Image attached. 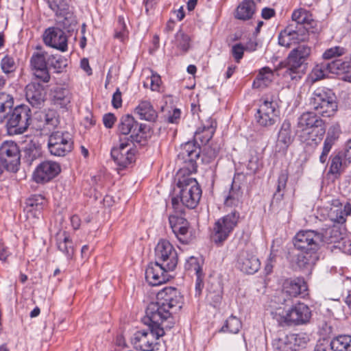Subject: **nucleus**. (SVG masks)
I'll return each mask as SVG.
<instances>
[{
	"label": "nucleus",
	"mask_w": 351,
	"mask_h": 351,
	"mask_svg": "<svg viewBox=\"0 0 351 351\" xmlns=\"http://www.w3.org/2000/svg\"><path fill=\"white\" fill-rule=\"evenodd\" d=\"M216 125V121L209 118L206 123L198 128L195 132V141H188L182 145L178 155V160L183 165V170L189 173L196 172L197 168L196 161L200 155V147L197 142L199 141L202 145L208 143L215 133Z\"/></svg>",
	"instance_id": "obj_1"
},
{
	"label": "nucleus",
	"mask_w": 351,
	"mask_h": 351,
	"mask_svg": "<svg viewBox=\"0 0 351 351\" xmlns=\"http://www.w3.org/2000/svg\"><path fill=\"white\" fill-rule=\"evenodd\" d=\"M202 189L197 181L191 177L178 179L175 194L171 198L172 208L178 214H182L184 207L195 208L202 196Z\"/></svg>",
	"instance_id": "obj_2"
},
{
	"label": "nucleus",
	"mask_w": 351,
	"mask_h": 351,
	"mask_svg": "<svg viewBox=\"0 0 351 351\" xmlns=\"http://www.w3.org/2000/svg\"><path fill=\"white\" fill-rule=\"evenodd\" d=\"M13 102L11 99L0 102V123L8 118L7 128L10 134H21L30 125L32 112L26 105L15 107L10 113Z\"/></svg>",
	"instance_id": "obj_3"
},
{
	"label": "nucleus",
	"mask_w": 351,
	"mask_h": 351,
	"mask_svg": "<svg viewBox=\"0 0 351 351\" xmlns=\"http://www.w3.org/2000/svg\"><path fill=\"white\" fill-rule=\"evenodd\" d=\"M298 128L300 140L312 146H316L326 132L325 123L316 112L302 113L298 119Z\"/></svg>",
	"instance_id": "obj_4"
},
{
	"label": "nucleus",
	"mask_w": 351,
	"mask_h": 351,
	"mask_svg": "<svg viewBox=\"0 0 351 351\" xmlns=\"http://www.w3.org/2000/svg\"><path fill=\"white\" fill-rule=\"evenodd\" d=\"M311 52V47L304 44L294 47L287 58L283 77L291 80L300 79Z\"/></svg>",
	"instance_id": "obj_5"
},
{
	"label": "nucleus",
	"mask_w": 351,
	"mask_h": 351,
	"mask_svg": "<svg viewBox=\"0 0 351 351\" xmlns=\"http://www.w3.org/2000/svg\"><path fill=\"white\" fill-rule=\"evenodd\" d=\"M274 317L280 322L287 324L302 325L309 322L311 317V311L309 307L301 302H298L288 309L282 305L276 307L271 311Z\"/></svg>",
	"instance_id": "obj_6"
},
{
	"label": "nucleus",
	"mask_w": 351,
	"mask_h": 351,
	"mask_svg": "<svg viewBox=\"0 0 351 351\" xmlns=\"http://www.w3.org/2000/svg\"><path fill=\"white\" fill-rule=\"evenodd\" d=\"M309 104L316 113L324 117H332L337 110L335 95L330 90L322 87L314 90L310 98Z\"/></svg>",
	"instance_id": "obj_7"
},
{
	"label": "nucleus",
	"mask_w": 351,
	"mask_h": 351,
	"mask_svg": "<svg viewBox=\"0 0 351 351\" xmlns=\"http://www.w3.org/2000/svg\"><path fill=\"white\" fill-rule=\"evenodd\" d=\"M278 114L277 97L275 95L266 94L260 99L258 108L255 115L256 122L260 125L269 127L274 125Z\"/></svg>",
	"instance_id": "obj_8"
},
{
	"label": "nucleus",
	"mask_w": 351,
	"mask_h": 351,
	"mask_svg": "<svg viewBox=\"0 0 351 351\" xmlns=\"http://www.w3.org/2000/svg\"><path fill=\"white\" fill-rule=\"evenodd\" d=\"M239 217V213L234 210L218 219L215 222L211 232L213 241L221 245L226 241L237 226Z\"/></svg>",
	"instance_id": "obj_9"
},
{
	"label": "nucleus",
	"mask_w": 351,
	"mask_h": 351,
	"mask_svg": "<svg viewBox=\"0 0 351 351\" xmlns=\"http://www.w3.org/2000/svg\"><path fill=\"white\" fill-rule=\"evenodd\" d=\"M147 330L137 331L132 338L134 348L141 351H154L158 345L160 337L165 335L163 328L148 326Z\"/></svg>",
	"instance_id": "obj_10"
},
{
	"label": "nucleus",
	"mask_w": 351,
	"mask_h": 351,
	"mask_svg": "<svg viewBox=\"0 0 351 351\" xmlns=\"http://www.w3.org/2000/svg\"><path fill=\"white\" fill-rule=\"evenodd\" d=\"M307 291V285L302 278L285 279L282 285V291L279 295L274 297V302L282 306L288 305L291 298L304 293Z\"/></svg>",
	"instance_id": "obj_11"
},
{
	"label": "nucleus",
	"mask_w": 351,
	"mask_h": 351,
	"mask_svg": "<svg viewBox=\"0 0 351 351\" xmlns=\"http://www.w3.org/2000/svg\"><path fill=\"white\" fill-rule=\"evenodd\" d=\"M110 155L119 169L127 167L135 160V149L132 141L126 138H120L119 141L112 146Z\"/></svg>",
	"instance_id": "obj_12"
},
{
	"label": "nucleus",
	"mask_w": 351,
	"mask_h": 351,
	"mask_svg": "<svg viewBox=\"0 0 351 351\" xmlns=\"http://www.w3.org/2000/svg\"><path fill=\"white\" fill-rule=\"evenodd\" d=\"M171 315L172 312L158 300L156 302H151L146 309V316L150 322L148 326L163 328V330L165 328H171L170 324H165V322L169 323V319H171Z\"/></svg>",
	"instance_id": "obj_13"
},
{
	"label": "nucleus",
	"mask_w": 351,
	"mask_h": 351,
	"mask_svg": "<svg viewBox=\"0 0 351 351\" xmlns=\"http://www.w3.org/2000/svg\"><path fill=\"white\" fill-rule=\"evenodd\" d=\"M49 8L57 17V24L70 31L76 24L75 17L70 10L67 0H46Z\"/></svg>",
	"instance_id": "obj_14"
},
{
	"label": "nucleus",
	"mask_w": 351,
	"mask_h": 351,
	"mask_svg": "<svg viewBox=\"0 0 351 351\" xmlns=\"http://www.w3.org/2000/svg\"><path fill=\"white\" fill-rule=\"evenodd\" d=\"M73 145L71 135L68 132L56 131L53 132L49 138V152L56 156H64L71 152Z\"/></svg>",
	"instance_id": "obj_15"
},
{
	"label": "nucleus",
	"mask_w": 351,
	"mask_h": 351,
	"mask_svg": "<svg viewBox=\"0 0 351 351\" xmlns=\"http://www.w3.org/2000/svg\"><path fill=\"white\" fill-rule=\"evenodd\" d=\"M156 263L167 270H174L178 264V254L173 245L167 240L160 241L155 247Z\"/></svg>",
	"instance_id": "obj_16"
},
{
	"label": "nucleus",
	"mask_w": 351,
	"mask_h": 351,
	"mask_svg": "<svg viewBox=\"0 0 351 351\" xmlns=\"http://www.w3.org/2000/svg\"><path fill=\"white\" fill-rule=\"evenodd\" d=\"M321 234L313 230H302L294 237L293 244L296 249L303 250H318L322 242Z\"/></svg>",
	"instance_id": "obj_17"
},
{
	"label": "nucleus",
	"mask_w": 351,
	"mask_h": 351,
	"mask_svg": "<svg viewBox=\"0 0 351 351\" xmlns=\"http://www.w3.org/2000/svg\"><path fill=\"white\" fill-rule=\"evenodd\" d=\"M37 49L40 51L33 53L30 64L34 76L44 83L50 81L51 76L47 68V52L42 51L41 47H37Z\"/></svg>",
	"instance_id": "obj_18"
},
{
	"label": "nucleus",
	"mask_w": 351,
	"mask_h": 351,
	"mask_svg": "<svg viewBox=\"0 0 351 351\" xmlns=\"http://www.w3.org/2000/svg\"><path fill=\"white\" fill-rule=\"evenodd\" d=\"M60 165L51 160L40 163L33 173V179L37 183H44L54 178L60 172Z\"/></svg>",
	"instance_id": "obj_19"
},
{
	"label": "nucleus",
	"mask_w": 351,
	"mask_h": 351,
	"mask_svg": "<svg viewBox=\"0 0 351 351\" xmlns=\"http://www.w3.org/2000/svg\"><path fill=\"white\" fill-rule=\"evenodd\" d=\"M43 37V42L46 45L62 52L67 51V37L60 28L49 27L44 32Z\"/></svg>",
	"instance_id": "obj_20"
},
{
	"label": "nucleus",
	"mask_w": 351,
	"mask_h": 351,
	"mask_svg": "<svg viewBox=\"0 0 351 351\" xmlns=\"http://www.w3.org/2000/svg\"><path fill=\"white\" fill-rule=\"evenodd\" d=\"M237 265L241 271L254 274L260 269L261 262L252 251L243 250L238 255Z\"/></svg>",
	"instance_id": "obj_21"
},
{
	"label": "nucleus",
	"mask_w": 351,
	"mask_h": 351,
	"mask_svg": "<svg viewBox=\"0 0 351 351\" xmlns=\"http://www.w3.org/2000/svg\"><path fill=\"white\" fill-rule=\"evenodd\" d=\"M157 300L160 301L165 307L172 313L173 310L180 309L182 304V296L176 288L168 287L160 291L157 294Z\"/></svg>",
	"instance_id": "obj_22"
},
{
	"label": "nucleus",
	"mask_w": 351,
	"mask_h": 351,
	"mask_svg": "<svg viewBox=\"0 0 351 351\" xmlns=\"http://www.w3.org/2000/svg\"><path fill=\"white\" fill-rule=\"evenodd\" d=\"M170 271L156 262L151 263L146 268L145 279L150 285L158 286L169 280Z\"/></svg>",
	"instance_id": "obj_23"
},
{
	"label": "nucleus",
	"mask_w": 351,
	"mask_h": 351,
	"mask_svg": "<svg viewBox=\"0 0 351 351\" xmlns=\"http://www.w3.org/2000/svg\"><path fill=\"white\" fill-rule=\"evenodd\" d=\"M318 260L317 250H310L298 252L293 261L302 272L311 274Z\"/></svg>",
	"instance_id": "obj_24"
},
{
	"label": "nucleus",
	"mask_w": 351,
	"mask_h": 351,
	"mask_svg": "<svg viewBox=\"0 0 351 351\" xmlns=\"http://www.w3.org/2000/svg\"><path fill=\"white\" fill-rule=\"evenodd\" d=\"M350 214L351 204L350 203L343 205L338 199H335L332 201L328 216L330 221L336 223L343 224L346 221V217Z\"/></svg>",
	"instance_id": "obj_25"
},
{
	"label": "nucleus",
	"mask_w": 351,
	"mask_h": 351,
	"mask_svg": "<svg viewBox=\"0 0 351 351\" xmlns=\"http://www.w3.org/2000/svg\"><path fill=\"white\" fill-rule=\"evenodd\" d=\"M293 141L291 123L285 120L278 132L276 152L285 153Z\"/></svg>",
	"instance_id": "obj_26"
},
{
	"label": "nucleus",
	"mask_w": 351,
	"mask_h": 351,
	"mask_svg": "<svg viewBox=\"0 0 351 351\" xmlns=\"http://www.w3.org/2000/svg\"><path fill=\"white\" fill-rule=\"evenodd\" d=\"M169 221L172 231L178 239L183 243H186L189 230L187 220L182 216L172 215L169 216Z\"/></svg>",
	"instance_id": "obj_27"
},
{
	"label": "nucleus",
	"mask_w": 351,
	"mask_h": 351,
	"mask_svg": "<svg viewBox=\"0 0 351 351\" xmlns=\"http://www.w3.org/2000/svg\"><path fill=\"white\" fill-rule=\"evenodd\" d=\"M47 199L42 195H34L27 199L25 211L27 217L38 219L47 205Z\"/></svg>",
	"instance_id": "obj_28"
},
{
	"label": "nucleus",
	"mask_w": 351,
	"mask_h": 351,
	"mask_svg": "<svg viewBox=\"0 0 351 351\" xmlns=\"http://www.w3.org/2000/svg\"><path fill=\"white\" fill-rule=\"evenodd\" d=\"M25 97L27 101L35 107H39L45 101L44 87L39 83L31 82L25 87Z\"/></svg>",
	"instance_id": "obj_29"
},
{
	"label": "nucleus",
	"mask_w": 351,
	"mask_h": 351,
	"mask_svg": "<svg viewBox=\"0 0 351 351\" xmlns=\"http://www.w3.org/2000/svg\"><path fill=\"white\" fill-rule=\"evenodd\" d=\"M243 184L239 180V177H234L228 195L225 199V204L228 206H239L243 202Z\"/></svg>",
	"instance_id": "obj_30"
},
{
	"label": "nucleus",
	"mask_w": 351,
	"mask_h": 351,
	"mask_svg": "<svg viewBox=\"0 0 351 351\" xmlns=\"http://www.w3.org/2000/svg\"><path fill=\"white\" fill-rule=\"evenodd\" d=\"M0 158L7 164L16 165L20 160L19 150L13 141H5L0 147Z\"/></svg>",
	"instance_id": "obj_31"
},
{
	"label": "nucleus",
	"mask_w": 351,
	"mask_h": 351,
	"mask_svg": "<svg viewBox=\"0 0 351 351\" xmlns=\"http://www.w3.org/2000/svg\"><path fill=\"white\" fill-rule=\"evenodd\" d=\"M118 131L123 135H128L130 133L137 134L140 131V126L132 116L125 114L120 119Z\"/></svg>",
	"instance_id": "obj_32"
},
{
	"label": "nucleus",
	"mask_w": 351,
	"mask_h": 351,
	"mask_svg": "<svg viewBox=\"0 0 351 351\" xmlns=\"http://www.w3.org/2000/svg\"><path fill=\"white\" fill-rule=\"evenodd\" d=\"M291 18L296 23L295 27H308V29L313 27L315 23L311 14L303 8L294 10Z\"/></svg>",
	"instance_id": "obj_33"
},
{
	"label": "nucleus",
	"mask_w": 351,
	"mask_h": 351,
	"mask_svg": "<svg viewBox=\"0 0 351 351\" xmlns=\"http://www.w3.org/2000/svg\"><path fill=\"white\" fill-rule=\"evenodd\" d=\"M56 243L58 248L69 258H71L74 254L73 242L70 236L66 232H59L56 236Z\"/></svg>",
	"instance_id": "obj_34"
},
{
	"label": "nucleus",
	"mask_w": 351,
	"mask_h": 351,
	"mask_svg": "<svg viewBox=\"0 0 351 351\" xmlns=\"http://www.w3.org/2000/svg\"><path fill=\"white\" fill-rule=\"evenodd\" d=\"M256 5L253 0H244L237 7L236 18L240 20L251 19L255 12Z\"/></svg>",
	"instance_id": "obj_35"
},
{
	"label": "nucleus",
	"mask_w": 351,
	"mask_h": 351,
	"mask_svg": "<svg viewBox=\"0 0 351 351\" xmlns=\"http://www.w3.org/2000/svg\"><path fill=\"white\" fill-rule=\"evenodd\" d=\"M136 112L141 119L155 121L158 115L149 101H143L136 108Z\"/></svg>",
	"instance_id": "obj_36"
},
{
	"label": "nucleus",
	"mask_w": 351,
	"mask_h": 351,
	"mask_svg": "<svg viewBox=\"0 0 351 351\" xmlns=\"http://www.w3.org/2000/svg\"><path fill=\"white\" fill-rule=\"evenodd\" d=\"M223 290L219 283L211 284L207 289L206 301L214 307L218 306L222 300Z\"/></svg>",
	"instance_id": "obj_37"
},
{
	"label": "nucleus",
	"mask_w": 351,
	"mask_h": 351,
	"mask_svg": "<svg viewBox=\"0 0 351 351\" xmlns=\"http://www.w3.org/2000/svg\"><path fill=\"white\" fill-rule=\"evenodd\" d=\"M274 79L272 70L267 67L262 68L254 80L253 86L256 88L267 86Z\"/></svg>",
	"instance_id": "obj_38"
},
{
	"label": "nucleus",
	"mask_w": 351,
	"mask_h": 351,
	"mask_svg": "<svg viewBox=\"0 0 351 351\" xmlns=\"http://www.w3.org/2000/svg\"><path fill=\"white\" fill-rule=\"evenodd\" d=\"M321 235L323 238L322 242L327 243H336L343 239L341 229L336 225L327 228Z\"/></svg>",
	"instance_id": "obj_39"
},
{
	"label": "nucleus",
	"mask_w": 351,
	"mask_h": 351,
	"mask_svg": "<svg viewBox=\"0 0 351 351\" xmlns=\"http://www.w3.org/2000/svg\"><path fill=\"white\" fill-rule=\"evenodd\" d=\"M330 346L334 351H351V336L339 335L332 340Z\"/></svg>",
	"instance_id": "obj_40"
},
{
	"label": "nucleus",
	"mask_w": 351,
	"mask_h": 351,
	"mask_svg": "<svg viewBox=\"0 0 351 351\" xmlns=\"http://www.w3.org/2000/svg\"><path fill=\"white\" fill-rule=\"evenodd\" d=\"M173 43L178 49L183 53H186L191 47V38L188 34L180 30L175 35Z\"/></svg>",
	"instance_id": "obj_41"
},
{
	"label": "nucleus",
	"mask_w": 351,
	"mask_h": 351,
	"mask_svg": "<svg viewBox=\"0 0 351 351\" xmlns=\"http://www.w3.org/2000/svg\"><path fill=\"white\" fill-rule=\"evenodd\" d=\"M47 64L60 73L67 66V60L60 55H51L47 57Z\"/></svg>",
	"instance_id": "obj_42"
},
{
	"label": "nucleus",
	"mask_w": 351,
	"mask_h": 351,
	"mask_svg": "<svg viewBox=\"0 0 351 351\" xmlns=\"http://www.w3.org/2000/svg\"><path fill=\"white\" fill-rule=\"evenodd\" d=\"M291 27V32L295 44H298L300 42H305L308 39V27H295L293 25H289Z\"/></svg>",
	"instance_id": "obj_43"
},
{
	"label": "nucleus",
	"mask_w": 351,
	"mask_h": 351,
	"mask_svg": "<svg viewBox=\"0 0 351 351\" xmlns=\"http://www.w3.org/2000/svg\"><path fill=\"white\" fill-rule=\"evenodd\" d=\"M241 326L242 324L239 319L235 316L231 315L227 319L225 325L221 328V330L237 334L241 328Z\"/></svg>",
	"instance_id": "obj_44"
},
{
	"label": "nucleus",
	"mask_w": 351,
	"mask_h": 351,
	"mask_svg": "<svg viewBox=\"0 0 351 351\" xmlns=\"http://www.w3.org/2000/svg\"><path fill=\"white\" fill-rule=\"evenodd\" d=\"M330 160L329 173L332 174H339L347 167L338 153L332 156Z\"/></svg>",
	"instance_id": "obj_45"
},
{
	"label": "nucleus",
	"mask_w": 351,
	"mask_h": 351,
	"mask_svg": "<svg viewBox=\"0 0 351 351\" xmlns=\"http://www.w3.org/2000/svg\"><path fill=\"white\" fill-rule=\"evenodd\" d=\"M327 69L332 73H348L347 58L345 60L337 59L328 63Z\"/></svg>",
	"instance_id": "obj_46"
},
{
	"label": "nucleus",
	"mask_w": 351,
	"mask_h": 351,
	"mask_svg": "<svg viewBox=\"0 0 351 351\" xmlns=\"http://www.w3.org/2000/svg\"><path fill=\"white\" fill-rule=\"evenodd\" d=\"M291 27H287L281 31L278 36V43L280 45L285 47H291L293 45H296L293 38Z\"/></svg>",
	"instance_id": "obj_47"
},
{
	"label": "nucleus",
	"mask_w": 351,
	"mask_h": 351,
	"mask_svg": "<svg viewBox=\"0 0 351 351\" xmlns=\"http://www.w3.org/2000/svg\"><path fill=\"white\" fill-rule=\"evenodd\" d=\"M339 126L338 125L331 126L327 132L324 147L332 149V145L339 138Z\"/></svg>",
	"instance_id": "obj_48"
},
{
	"label": "nucleus",
	"mask_w": 351,
	"mask_h": 351,
	"mask_svg": "<svg viewBox=\"0 0 351 351\" xmlns=\"http://www.w3.org/2000/svg\"><path fill=\"white\" fill-rule=\"evenodd\" d=\"M290 343L293 344V349L296 350L298 348L304 347L309 341L308 336L304 332L291 334L288 337Z\"/></svg>",
	"instance_id": "obj_49"
},
{
	"label": "nucleus",
	"mask_w": 351,
	"mask_h": 351,
	"mask_svg": "<svg viewBox=\"0 0 351 351\" xmlns=\"http://www.w3.org/2000/svg\"><path fill=\"white\" fill-rule=\"evenodd\" d=\"M53 98L62 106H66L70 103L71 99L69 90L63 88H57L54 90Z\"/></svg>",
	"instance_id": "obj_50"
},
{
	"label": "nucleus",
	"mask_w": 351,
	"mask_h": 351,
	"mask_svg": "<svg viewBox=\"0 0 351 351\" xmlns=\"http://www.w3.org/2000/svg\"><path fill=\"white\" fill-rule=\"evenodd\" d=\"M128 32L125 20L123 16H119L117 19V24L115 29V38L123 41L128 36Z\"/></svg>",
	"instance_id": "obj_51"
},
{
	"label": "nucleus",
	"mask_w": 351,
	"mask_h": 351,
	"mask_svg": "<svg viewBox=\"0 0 351 351\" xmlns=\"http://www.w3.org/2000/svg\"><path fill=\"white\" fill-rule=\"evenodd\" d=\"M346 52L345 48L340 46H335L331 48L327 49L322 54V58L324 60H330L336 58L344 55Z\"/></svg>",
	"instance_id": "obj_52"
},
{
	"label": "nucleus",
	"mask_w": 351,
	"mask_h": 351,
	"mask_svg": "<svg viewBox=\"0 0 351 351\" xmlns=\"http://www.w3.org/2000/svg\"><path fill=\"white\" fill-rule=\"evenodd\" d=\"M149 83L152 91H160L162 80L158 74L152 72L151 76L147 78V81L143 82L144 87H147Z\"/></svg>",
	"instance_id": "obj_53"
},
{
	"label": "nucleus",
	"mask_w": 351,
	"mask_h": 351,
	"mask_svg": "<svg viewBox=\"0 0 351 351\" xmlns=\"http://www.w3.org/2000/svg\"><path fill=\"white\" fill-rule=\"evenodd\" d=\"M1 68L5 73L14 72L16 68L14 58L9 55L5 56L1 61Z\"/></svg>",
	"instance_id": "obj_54"
},
{
	"label": "nucleus",
	"mask_w": 351,
	"mask_h": 351,
	"mask_svg": "<svg viewBox=\"0 0 351 351\" xmlns=\"http://www.w3.org/2000/svg\"><path fill=\"white\" fill-rule=\"evenodd\" d=\"M185 268L187 270L194 271L195 274L203 271L198 259L194 256H191L186 260L185 263Z\"/></svg>",
	"instance_id": "obj_55"
},
{
	"label": "nucleus",
	"mask_w": 351,
	"mask_h": 351,
	"mask_svg": "<svg viewBox=\"0 0 351 351\" xmlns=\"http://www.w3.org/2000/svg\"><path fill=\"white\" fill-rule=\"evenodd\" d=\"M195 296L199 297L202 295V290L204 287V274L203 271L195 274Z\"/></svg>",
	"instance_id": "obj_56"
},
{
	"label": "nucleus",
	"mask_w": 351,
	"mask_h": 351,
	"mask_svg": "<svg viewBox=\"0 0 351 351\" xmlns=\"http://www.w3.org/2000/svg\"><path fill=\"white\" fill-rule=\"evenodd\" d=\"M245 51L244 45L241 43H237L232 45L231 53L237 62H239L243 58Z\"/></svg>",
	"instance_id": "obj_57"
},
{
	"label": "nucleus",
	"mask_w": 351,
	"mask_h": 351,
	"mask_svg": "<svg viewBox=\"0 0 351 351\" xmlns=\"http://www.w3.org/2000/svg\"><path fill=\"white\" fill-rule=\"evenodd\" d=\"M325 77L324 71L322 66H315L311 73V77L312 81L315 82L319 80L323 79Z\"/></svg>",
	"instance_id": "obj_58"
},
{
	"label": "nucleus",
	"mask_w": 351,
	"mask_h": 351,
	"mask_svg": "<svg viewBox=\"0 0 351 351\" xmlns=\"http://www.w3.org/2000/svg\"><path fill=\"white\" fill-rule=\"evenodd\" d=\"M112 105L114 108H119L122 106V96L120 89L117 88L116 91L112 95Z\"/></svg>",
	"instance_id": "obj_59"
},
{
	"label": "nucleus",
	"mask_w": 351,
	"mask_h": 351,
	"mask_svg": "<svg viewBox=\"0 0 351 351\" xmlns=\"http://www.w3.org/2000/svg\"><path fill=\"white\" fill-rule=\"evenodd\" d=\"M115 116L112 113H108L103 117V123L106 128H112L116 121Z\"/></svg>",
	"instance_id": "obj_60"
},
{
	"label": "nucleus",
	"mask_w": 351,
	"mask_h": 351,
	"mask_svg": "<svg viewBox=\"0 0 351 351\" xmlns=\"http://www.w3.org/2000/svg\"><path fill=\"white\" fill-rule=\"evenodd\" d=\"M45 121V125L49 130H50V126L55 127L58 124V119L53 112L46 114Z\"/></svg>",
	"instance_id": "obj_61"
},
{
	"label": "nucleus",
	"mask_w": 351,
	"mask_h": 351,
	"mask_svg": "<svg viewBox=\"0 0 351 351\" xmlns=\"http://www.w3.org/2000/svg\"><path fill=\"white\" fill-rule=\"evenodd\" d=\"M338 154L347 166L351 162V147H346L344 150L338 152Z\"/></svg>",
	"instance_id": "obj_62"
},
{
	"label": "nucleus",
	"mask_w": 351,
	"mask_h": 351,
	"mask_svg": "<svg viewBox=\"0 0 351 351\" xmlns=\"http://www.w3.org/2000/svg\"><path fill=\"white\" fill-rule=\"evenodd\" d=\"M288 176L287 173L282 172L280 174L278 179L277 191L280 192L281 190L285 189Z\"/></svg>",
	"instance_id": "obj_63"
},
{
	"label": "nucleus",
	"mask_w": 351,
	"mask_h": 351,
	"mask_svg": "<svg viewBox=\"0 0 351 351\" xmlns=\"http://www.w3.org/2000/svg\"><path fill=\"white\" fill-rule=\"evenodd\" d=\"M330 344L329 345L327 341L318 342L315 348L314 351H332Z\"/></svg>",
	"instance_id": "obj_64"
}]
</instances>
